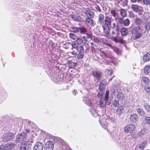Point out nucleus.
<instances>
[{
  "mask_svg": "<svg viewBox=\"0 0 150 150\" xmlns=\"http://www.w3.org/2000/svg\"><path fill=\"white\" fill-rule=\"evenodd\" d=\"M85 13L87 15L88 17L90 18H93L94 15L93 12L90 10H86Z\"/></svg>",
  "mask_w": 150,
  "mask_h": 150,
  "instance_id": "obj_13",
  "label": "nucleus"
},
{
  "mask_svg": "<svg viewBox=\"0 0 150 150\" xmlns=\"http://www.w3.org/2000/svg\"><path fill=\"white\" fill-rule=\"evenodd\" d=\"M124 110V107L122 105L120 106L117 108L116 112L118 114H120L122 111Z\"/></svg>",
  "mask_w": 150,
  "mask_h": 150,
  "instance_id": "obj_24",
  "label": "nucleus"
},
{
  "mask_svg": "<svg viewBox=\"0 0 150 150\" xmlns=\"http://www.w3.org/2000/svg\"><path fill=\"white\" fill-rule=\"evenodd\" d=\"M109 98V95H105V104H106V102L108 100Z\"/></svg>",
  "mask_w": 150,
  "mask_h": 150,
  "instance_id": "obj_52",
  "label": "nucleus"
},
{
  "mask_svg": "<svg viewBox=\"0 0 150 150\" xmlns=\"http://www.w3.org/2000/svg\"><path fill=\"white\" fill-rule=\"evenodd\" d=\"M5 150H11L14 147V144L12 142H9L4 146Z\"/></svg>",
  "mask_w": 150,
  "mask_h": 150,
  "instance_id": "obj_11",
  "label": "nucleus"
},
{
  "mask_svg": "<svg viewBox=\"0 0 150 150\" xmlns=\"http://www.w3.org/2000/svg\"><path fill=\"white\" fill-rule=\"evenodd\" d=\"M69 36L70 38L73 40H75L77 38L76 35L72 33H70L69 34Z\"/></svg>",
  "mask_w": 150,
  "mask_h": 150,
  "instance_id": "obj_41",
  "label": "nucleus"
},
{
  "mask_svg": "<svg viewBox=\"0 0 150 150\" xmlns=\"http://www.w3.org/2000/svg\"><path fill=\"white\" fill-rule=\"evenodd\" d=\"M116 26L115 24V23H113L112 24V28H115Z\"/></svg>",
  "mask_w": 150,
  "mask_h": 150,
  "instance_id": "obj_57",
  "label": "nucleus"
},
{
  "mask_svg": "<svg viewBox=\"0 0 150 150\" xmlns=\"http://www.w3.org/2000/svg\"><path fill=\"white\" fill-rule=\"evenodd\" d=\"M43 146L42 144L40 142H37L34 147V150H42Z\"/></svg>",
  "mask_w": 150,
  "mask_h": 150,
  "instance_id": "obj_10",
  "label": "nucleus"
},
{
  "mask_svg": "<svg viewBox=\"0 0 150 150\" xmlns=\"http://www.w3.org/2000/svg\"><path fill=\"white\" fill-rule=\"evenodd\" d=\"M87 35V38H91L92 39V38H93V37L92 34L91 33H89L86 34Z\"/></svg>",
  "mask_w": 150,
  "mask_h": 150,
  "instance_id": "obj_49",
  "label": "nucleus"
},
{
  "mask_svg": "<svg viewBox=\"0 0 150 150\" xmlns=\"http://www.w3.org/2000/svg\"><path fill=\"white\" fill-rule=\"evenodd\" d=\"M138 119V116L135 114H133L130 117V120L133 122H136Z\"/></svg>",
  "mask_w": 150,
  "mask_h": 150,
  "instance_id": "obj_19",
  "label": "nucleus"
},
{
  "mask_svg": "<svg viewBox=\"0 0 150 150\" xmlns=\"http://www.w3.org/2000/svg\"><path fill=\"white\" fill-rule=\"evenodd\" d=\"M147 144L146 142H142L138 144V146H137L136 148H138L140 149L144 150V149L147 145Z\"/></svg>",
  "mask_w": 150,
  "mask_h": 150,
  "instance_id": "obj_15",
  "label": "nucleus"
},
{
  "mask_svg": "<svg viewBox=\"0 0 150 150\" xmlns=\"http://www.w3.org/2000/svg\"><path fill=\"white\" fill-rule=\"evenodd\" d=\"M100 55L101 57L104 59H106L108 58V56L104 52V51H102L100 53Z\"/></svg>",
  "mask_w": 150,
  "mask_h": 150,
  "instance_id": "obj_34",
  "label": "nucleus"
},
{
  "mask_svg": "<svg viewBox=\"0 0 150 150\" xmlns=\"http://www.w3.org/2000/svg\"><path fill=\"white\" fill-rule=\"evenodd\" d=\"M76 42L79 45L83 43V41L81 38H78L76 39Z\"/></svg>",
  "mask_w": 150,
  "mask_h": 150,
  "instance_id": "obj_38",
  "label": "nucleus"
},
{
  "mask_svg": "<svg viewBox=\"0 0 150 150\" xmlns=\"http://www.w3.org/2000/svg\"><path fill=\"white\" fill-rule=\"evenodd\" d=\"M120 27L119 25H117L116 26V28L115 30L117 32H118L120 31Z\"/></svg>",
  "mask_w": 150,
  "mask_h": 150,
  "instance_id": "obj_51",
  "label": "nucleus"
},
{
  "mask_svg": "<svg viewBox=\"0 0 150 150\" xmlns=\"http://www.w3.org/2000/svg\"><path fill=\"white\" fill-rule=\"evenodd\" d=\"M80 28L77 27H73L71 28L72 31L74 33L78 32L79 31L80 29Z\"/></svg>",
  "mask_w": 150,
  "mask_h": 150,
  "instance_id": "obj_39",
  "label": "nucleus"
},
{
  "mask_svg": "<svg viewBox=\"0 0 150 150\" xmlns=\"http://www.w3.org/2000/svg\"><path fill=\"white\" fill-rule=\"evenodd\" d=\"M129 16L130 17L133 18L134 17V15L132 12H131L129 13Z\"/></svg>",
  "mask_w": 150,
  "mask_h": 150,
  "instance_id": "obj_53",
  "label": "nucleus"
},
{
  "mask_svg": "<svg viewBox=\"0 0 150 150\" xmlns=\"http://www.w3.org/2000/svg\"><path fill=\"white\" fill-rule=\"evenodd\" d=\"M131 8L134 11L137 12L139 9V6L137 4H132L131 5Z\"/></svg>",
  "mask_w": 150,
  "mask_h": 150,
  "instance_id": "obj_25",
  "label": "nucleus"
},
{
  "mask_svg": "<svg viewBox=\"0 0 150 150\" xmlns=\"http://www.w3.org/2000/svg\"><path fill=\"white\" fill-rule=\"evenodd\" d=\"M98 21L102 26L111 25V20L108 16H106L104 19V16L103 14L99 15Z\"/></svg>",
  "mask_w": 150,
  "mask_h": 150,
  "instance_id": "obj_1",
  "label": "nucleus"
},
{
  "mask_svg": "<svg viewBox=\"0 0 150 150\" xmlns=\"http://www.w3.org/2000/svg\"><path fill=\"white\" fill-rule=\"evenodd\" d=\"M77 50L78 52V54H77V58L78 59H82L84 55L83 47L82 46H80Z\"/></svg>",
  "mask_w": 150,
  "mask_h": 150,
  "instance_id": "obj_5",
  "label": "nucleus"
},
{
  "mask_svg": "<svg viewBox=\"0 0 150 150\" xmlns=\"http://www.w3.org/2000/svg\"><path fill=\"white\" fill-rule=\"evenodd\" d=\"M144 90L147 92L150 93V85L149 84L145 85L144 86Z\"/></svg>",
  "mask_w": 150,
  "mask_h": 150,
  "instance_id": "obj_35",
  "label": "nucleus"
},
{
  "mask_svg": "<svg viewBox=\"0 0 150 150\" xmlns=\"http://www.w3.org/2000/svg\"><path fill=\"white\" fill-rule=\"evenodd\" d=\"M121 35L122 36H126L128 34V31L127 28H122L120 30Z\"/></svg>",
  "mask_w": 150,
  "mask_h": 150,
  "instance_id": "obj_17",
  "label": "nucleus"
},
{
  "mask_svg": "<svg viewBox=\"0 0 150 150\" xmlns=\"http://www.w3.org/2000/svg\"><path fill=\"white\" fill-rule=\"evenodd\" d=\"M142 30L141 27L139 26L135 27L132 30L131 33L135 39L140 38L142 36Z\"/></svg>",
  "mask_w": 150,
  "mask_h": 150,
  "instance_id": "obj_2",
  "label": "nucleus"
},
{
  "mask_svg": "<svg viewBox=\"0 0 150 150\" xmlns=\"http://www.w3.org/2000/svg\"><path fill=\"white\" fill-rule=\"evenodd\" d=\"M92 74L95 81L98 83L101 80L102 74L101 71L97 69L94 70L92 71Z\"/></svg>",
  "mask_w": 150,
  "mask_h": 150,
  "instance_id": "obj_3",
  "label": "nucleus"
},
{
  "mask_svg": "<svg viewBox=\"0 0 150 150\" xmlns=\"http://www.w3.org/2000/svg\"><path fill=\"white\" fill-rule=\"evenodd\" d=\"M130 0L132 2H133V3L136 2L137 1L138 2H139V1H142V0Z\"/></svg>",
  "mask_w": 150,
  "mask_h": 150,
  "instance_id": "obj_56",
  "label": "nucleus"
},
{
  "mask_svg": "<svg viewBox=\"0 0 150 150\" xmlns=\"http://www.w3.org/2000/svg\"><path fill=\"white\" fill-rule=\"evenodd\" d=\"M53 148L54 144L52 141H48L46 143L45 146V150H53Z\"/></svg>",
  "mask_w": 150,
  "mask_h": 150,
  "instance_id": "obj_9",
  "label": "nucleus"
},
{
  "mask_svg": "<svg viewBox=\"0 0 150 150\" xmlns=\"http://www.w3.org/2000/svg\"><path fill=\"white\" fill-rule=\"evenodd\" d=\"M20 149V150H26L27 149L24 143L21 144Z\"/></svg>",
  "mask_w": 150,
  "mask_h": 150,
  "instance_id": "obj_45",
  "label": "nucleus"
},
{
  "mask_svg": "<svg viewBox=\"0 0 150 150\" xmlns=\"http://www.w3.org/2000/svg\"><path fill=\"white\" fill-rule=\"evenodd\" d=\"M146 129L144 128L141 130L139 134L140 135H144L146 133Z\"/></svg>",
  "mask_w": 150,
  "mask_h": 150,
  "instance_id": "obj_43",
  "label": "nucleus"
},
{
  "mask_svg": "<svg viewBox=\"0 0 150 150\" xmlns=\"http://www.w3.org/2000/svg\"><path fill=\"white\" fill-rule=\"evenodd\" d=\"M68 64L70 68H73L76 66L77 63L73 62L72 61L69 60L68 62Z\"/></svg>",
  "mask_w": 150,
  "mask_h": 150,
  "instance_id": "obj_20",
  "label": "nucleus"
},
{
  "mask_svg": "<svg viewBox=\"0 0 150 150\" xmlns=\"http://www.w3.org/2000/svg\"><path fill=\"white\" fill-rule=\"evenodd\" d=\"M117 98L119 100H122L125 98V97L123 93L120 92L117 94Z\"/></svg>",
  "mask_w": 150,
  "mask_h": 150,
  "instance_id": "obj_31",
  "label": "nucleus"
},
{
  "mask_svg": "<svg viewBox=\"0 0 150 150\" xmlns=\"http://www.w3.org/2000/svg\"><path fill=\"white\" fill-rule=\"evenodd\" d=\"M27 134L24 132H22L17 136V141L18 142H21L25 139L27 137Z\"/></svg>",
  "mask_w": 150,
  "mask_h": 150,
  "instance_id": "obj_8",
  "label": "nucleus"
},
{
  "mask_svg": "<svg viewBox=\"0 0 150 150\" xmlns=\"http://www.w3.org/2000/svg\"><path fill=\"white\" fill-rule=\"evenodd\" d=\"M144 4L146 5L150 4V0H142Z\"/></svg>",
  "mask_w": 150,
  "mask_h": 150,
  "instance_id": "obj_48",
  "label": "nucleus"
},
{
  "mask_svg": "<svg viewBox=\"0 0 150 150\" xmlns=\"http://www.w3.org/2000/svg\"><path fill=\"white\" fill-rule=\"evenodd\" d=\"M92 40L96 43L98 44L101 43V38L95 36L93 37Z\"/></svg>",
  "mask_w": 150,
  "mask_h": 150,
  "instance_id": "obj_21",
  "label": "nucleus"
},
{
  "mask_svg": "<svg viewBox=\"0 0 150 150\" xmlns=\"http://www.w3.org/2000/svg\"><path fill=\"white\" fill-rule=\"evenodd\" d=\"M144 72L145 74H148L150 72V65H147L144 68Z\"/></svg>",
  "mask_w": 150,
  "mask_h": 150,
  "instance_id": "obj_23",
  "label": "nucleus"
},
{
  "mask_svg": "<svg viewBox=\"0 0 150 150\" xmlns=\"http://www.w3.org/2000/svg\"><path fill=\"white\" fill-rule=\"evenodd\" d=\"M5 149L4 146H0V150H5Z\"/></svg>",
  "mask_w": 150,
  "mask_h": 150,
  "instance_id": "obj_55",
  "label": "nucleus"
},
{
  "mask_svg": "<svg viewBox=\"0 0 150 150\" xmlns=\"http://www.w3.org/2000/svg\"><path fill=\"white\" fill-rule=\"evenodd\" d=\"M78 44L76 42H76H73L71 44V46L72 47V49L73 48L74 49H76L77 50L78 49V46H79Z\"/></svg>",
  "mask_w": 150,
  "mask_h": 150,
  "instance_id": "obj_36",
  "label": "nucleus"
},
{
  "mask_svg": "<svg viewBox=\"0 0 150 150\" xmlns=\"http://www.w3.org/2000/svg\"><path fill=\"white\" fill-rule=\"evenodd\" d=\"M32 142L31 141H25L24 142L25 147H26L27 150H30L32 146Z\"/></svg>",
  "mask_w": 150,
  "mask_h": 150,
  "instance_id": "obj_14",
  "label": "nucleus"
},
{
  "mask_svg": "<svg viewBox=\"0 0 150 150\" xmlns=\"http://www.w3.org/2000/svg\"><path fill=\"white\" fill-rule=\"evenodd\" d=\"M102 26L103 29L104 33L105 34L104 35L106 36L110 32V29L109 28V26Z\"/></svg>",
  "mask_w": 150,
  "mask_h": 150,
  "instance_id": "obj_12",
  "label": "nucleus"
},
{
  "mask_svg": "<svg viewBox=\"0 0 150 150\" xmlns=\"http://www.w3.org/2000/svg\"><path fill=\"white\" fill-rule=\"evenodd\" d=\"M103 81H102L100 83V85L99 86V88L101 90L104 89L105 88V84L103 83H102Z\"/></svg>",
  "mask_w": 150,
  "mask_h": 150,
  "instance_id": "obj_33",
  "label": "nucleus"
},
{
  "mask_svg": "<svg viewBox=\"0 0 150 150\" xmlns=\"http://www.w3.org/2000/svg\"><path fill=\"white\" fill-rule=\"evenodd\" d=\"M113 40L116 42H119L121 43H123L124 42V40L122 38L120 40H118L117 37H114L113 38Z\"/></svg>",
  "mask_w": 150,
  "mask_h": 150,
  "instance_id": "obj_27",
  "label": "nucleus"
},
{
  "mask_svg": "<svg viewBox=\"0 0 150 150\" xmlns=\"http://www.w3.org/2000/svg\"><path fill=\"white\" fill-rule=\"evenodd\" d=\"M144 120L146 122L150 125V117L146 116L144 117Z\"/></svg>",
  "mask_w": 150,
  "mask_h": 150,
  "instance_id": "obj_42",
  "label": "nucleus"
},
{
  "mask_svg": "<svg viewBox=\"0 0 150 150\" xmlns=\"http://www.w3.org/2000/svg\"><path fill=\"white\" fill-rule=\"evenodd\" d=\"M137 111L138 114L141 115L143 116L145 114V112L142 109L138 108L137 109Z\"/></svg>",
  "mask_w": 150,
  "mask_h": 150,
  "instance_id": "obj_32",
  "label": "nucleus"
},
{
  "mask_svg": "<svg viewBox=\"0 0 150 150\" xmlns=\"http://www.w3.org/2000/svg\"><path fill=\"white\" fill-rule=\"evenodd\" d=\"M80 31L81 33H85L86 32V30L84 27L80 28Z\"/></svg>",
  "mask_w": 150,
  "mask_h": 150,
  "instance_id": "obj_44",
  "label": "nucleus"
},
{
  "mask_svg": "<svg viewBox=\"0 0 150 150\" xmlns=\"http://www.w3.org/2000/svg\"><path fill=\"white\" fill-rule=\"evenodd\" d=\"M143 21L141 19L137 18L135 21L136 24L137 25H140L143 23Z\"/></svg>",
  "mask_w": 150,
  "mask_h": 150,
  "instance_id": "obj_37",
  "label": "nucleus"
},
{
  "mask_svg": "<svg viewBox=\"0 0 150 150\" xmlns=\"http://www.w3.org/2000/svg\"><path fill=\"white\" fill-rule=\"evenodd\" d=\"M71 54L74 55H77V53L75 51H73L71 52Z\"/></svg>",
  "mask_w": 150,
  "mask_h": 150,
  "instance_id": "obj_54",
  "label": "nucleus"
},
{
  "mask_svg": "<svg viewBox=\"0 0 150 150\" xmlns=\"http://www.w3.org/2000/svg\"><path fill=\"white\" fill-rule=\"evenodd\" d=\"M117 19L120 24L123 25L125 26H128L130 23V21L129 19L127 18L125 20H124L123 18L120 17L118 18H116L115 20H117Z\"/></svg>",
  "mask_w": 150,
  "mask_h": 150,
  "instance_id": "obj_7",
  "label": "nucleus"
},
{
  "mask_svg": "<svg viewBox=\"0 0 150 150\" xmlns=\"http://www.w3.org/2000/svg\"><path fill=\"white\" fill-rule=\"evenodd\" d=\"M86 23L88 25L92 26L93 24V21L92 19L89 17H87L85 20Z\"/></svg>",
  "mask_w": 150,
  "mask_h": 150,
  "instance_id": "obj_18",
  "label": "nucleus"
},
{
  "mask_svg": "<svg viewBox=\"0 0 150 150\" xmlns=\"http://www.w3.org/2000/svg\"><path fill=\"white\" fill-rule=\"evenodd\" d=\"M105 95H109V91L108 90L106 91Z\"/></svg>",
  "mask_w": 150,
  "mask_h": 150,
  "instance_id": "obj_58",
  "label": "nucleus"
},
{
  "mask_svg": "<svg viewBox=\"0 0 150 150\" xmlns=\"http://www.w3.org/2000/svg\"><path fill=\"white\" fill-rule=\"evenodd\" d=\"M125 3V4L126 5V4H127V3H126L125 2V3Z\"/></svg>",
  "mask_w": 150,
  "mask_h": 150,
  "instance_id": "obj_62",
  "label": "nucleus"
},
{
  "mask_svg": "<svg viewBox=\"0 0 150 150\" xmlns=\"http://www.w3.org/2000/svg\"><path fill=\"white\" fill-rule=\"evenodd\" d=\"M144 28L146 30L149 31L150 29V23L149 22L145 23L144 24Z\"/></svg>",
  "mask_w": 150,
  "mask_h": 150,
  "instance_id": "obj_29",
  "label": "nucleus"
},
{
  "mask_svg": "<svg viewBox=\"0 0 150 150\" xmlns=\"http://www.w3.org/2000/svg\"><path fill=\"white\" fill-rule=\"evenodd\" d=\"M144 108L147 111H149L150 110V106L148 104H146L144 105Z\"/></svg>",
  "mask_w": 150,
  "mask_h": 150,
  "instance_id": "obj_46",
  "label": "nucleus"
},
{
  "mask_svg": "<svg viewBox=\"0 0 150 150\" xmlns=\"http://www.w3.org/2000/svg\"><path fill=\"white\" fill-rule=\"evenodd\" d=\"M26 130H27V129H26ZM27 132L28 133L29 132V130H27Z\"/></svg>",
  "mask_w": 150,
  "mask_h": 150,
  "instance_id": "obj_61",
  "label": "nucleus"
},
{
  "mask_svg": "<svg viewBox=\"0 0 150 150\" xmlns=\"http://www.w3.org/2000/svg\"><path fill=\"white\" fill-rule=\"evenodd\" d=\"M14 137V134L11 132L6 133L3 136L4 139L7 142L11 140Z\"/></svg>",
  "mask_w": 150,
  "mask_h": 150,
  "instance_id": "obj_6",
  "label": "nucleus"
},
{
  "mask_svg": "<svg viewBox=\"0 0 150 150\" xmlns=\"http://www.w3.org/2000/svg\"><path fill=\"white\" fill-rule=\"evenodd\" d=\"M143 59L144 62L149 61L150 60V54L147 53L144 54L143 56Z\"/></svg>",
  "mask_w": 150,
  "mask_h": 150,
  "instance_id": "obj_16",
  "label": "nucleus"
},
{
  "mask_svg": "<svg viewBox=\"0 0 150 150\" xmlns=\"http://www.w3.org/2000/svg\"><path fill=\"white\" fill-rule=\"evenodd\" d=\"M105 104L104 103L103 100L102 99H101L99 101V105L100 107H103L105 105Z\"/></svg>",
  "mask_w": 150,
  "mask_h": 150,
  "instance_id": "obj_47",
  "label": "nucleus"
},
{
  "mask_svg": "<svg viewBox=\"0 0 150 150\" xmlns=\"http://www.w3.org/2000/svg\"><path fill=\"white\" fill-rule=\"evenodd\" d=\"M120 15L123 17H125L127 16V13L126 11L123 9H121L120 10Z\"/></svg>",
  "mask_w": 150,
  "mask_h": 150,
  "instance_id": "obj_22",
  "label": "nucleus"
},
{
  "mask_svg": "<svg viewBox=\"0 0 150 150\" xmlns=\"http://www.w3.org/2000/svg\"><path fill=\"white\" fill-rule=\"evenodd\" d=\"M95 8H96V10L99 12H100L101 11V9L98 6L96 5H95Z\"/></svg>",
  "mask_w": 150,
  "mask_h": 150,
  "instance_id": "obj_50",
  "label": "nucleus"
},
{
  "mask_svg": "<svg viewBox=\"0 0 150 150\" xmlns=\"http://www.w3.org/2000/svg\"><path fill=\"white\" fill-rule=\"evenodd\" d=\"M112 74V71H111V72L110 73V75H111V74Z\"/></svg>",
  "mask_w": 150,
  "mask_h": 150,
  "instance_id": "obj_60",
  "label": "nucleus"
},
{
  "mask_svg": "<svg viewBox=\"0 0 150 150\" xmlns=\"http://www.w3.org/2000/svg\"><path fill=\"white\" fill-rule=\"evenodd\" d=\"M136 127V126L133 124H128L124 127V132L126 133H131L135 130Z\"/></svg>",
  "mask_w": 150,
  "mask_h": 150,
  "instance_id": "obj_4",
  "label": "nucleus"
},
{
  "mask_svg": "<svg viewBox=\"0 0 150 150\" xmlns=\"http://www.w3.org/2000/svg\"><path fill=\"white\" fill-rule=\"evenodd\" d=\"M112 104L114 107H117L119 105V102L116 100H115L113 101Z\"/></svg>",
  "mask_w": 150,
  "mask_h": 150,
  "instance_id": "obj_40",
  "label": "nucleus"
},
{
  "mask_svg": "<svg viewBox=\"0 0 150 150\" xmlns=\"http://www.w3.org/2000/svg\"><path fill=\"white\" fill-rule=\"evenodd\" d=\"M142 81L146 85H148L149 82V79L148 77L146 76H143L142 77Z\"/></svg>",
  "mask_w": 150,
  "mask_h": 150,
  "instance_id": "obj_30",
  "label": "nucleus"
},
{
  "mask_svg": "<svg viewBox=\"0 0 150 150\" xmlns=\"http://www.w3.org/2000/svg\"><path fill=\"white\" fill-rule=\"evenodd\" d=\"M101 43L102 42L109 47H110L111 46V45L108 43V41L106 39H105L104 38H102L101 39Z\"/></svg>",
  "mask_w": 150,
  "mask_h": 150,
  "instance_id": "obj_28",
  "label": "nucleus"
},
{
  "mask_svg": "<svg viewBox=\"0 0 150 150\" xmlns=\"http://www.w3.org/2000/svg\"><path fill=\"white\" fill-rule=\"evenodd\" d=\"M110 13L112 16L115 18L118 16V13L117 11L115 9H112L110 11Z\"/></svg>",
  "mask_w": 150,
  "mask_h": 150,
  "instance_id": "obj_26",
  "label": "nucleus"
},
{
  "mask_svg": "<svg viewBox=\"0 0 150 150\" xmlns=\"http://www.w3.org/2000/svg\"><path fill=\"white\" fill-rule=\"evenodd\" d=\"M77 91L76 90H74L73 91V92L74 93H75V94L76 93Z\"/></svg>",
  "mask_w": 150,
  "mask_h": 150,
  "instance_id": "obj_59",
  "label": "nucleus"
}]
</instances>
